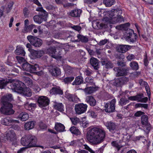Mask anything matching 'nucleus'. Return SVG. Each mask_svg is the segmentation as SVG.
Wrapping results in <instances>:
<instances>
[{"instance_id": "1", "label": "nucleus", "mask_w": 153, "mask_h": 153, "mask_svg": "<svg viewBox=\"0 0 153 153\" xmlns=\"http://www.w3.org/2000/svg\"><path fill=\"white\" fill-rule=\"evenodd\" d=\"M122 11L119 9H113L110 11H106L104 13L105 15L102 21L100 22L94 21L93 26L96 29H101L106 28L108 23H115L123 21V17L121 16Z\"/></svg>"}, {"instance_id": "2", "label": "nucleus", "mask_w": 153, "mask_h": 153, "mask_svg": "<svg viewBox=\"0 0 153 153\" xmlns=\"http://www.w3.org/2000/svg\"><path fill=\"white\" fill-rule=\"evenodd\" d=\"M105 135V132L103 128L94 127L89 131L87 139L93 144L97 145L103 141Z\"/></svg>"}, {"instance_id": "3", "label": "nucleus", "mask_w": 153, "mask_h": 153, "mask_svg": "<svg viewBox=\"0 0 153 153\" xmlns=\"http://www.w3.org/2000/svg\"><path fill=\"white\" fill-rule=\"evenodd\" d=\"M13 100L12 95L8 94L3 96L1 99V102L3 106L0 108L1 113L5 115L13 114L15 111L12 109L13 105L10 103Z\"/></svg>"}, {"instance_id": "4", "label": "nucleus", "mask_w": 153, "mask_h": 153, "mask_svg": "<svg viewBox=\"0 0 153 153\" xmlns=\"http://www.w3.org/2000/svg\"><path fill=\"white\" fill-rule=\"evenodd\" d=\"M36 137L30 134L26 135L22 137L21 140L22 145L27 148L37 147Z\"/></svg>"}, {"instance_id": "5", "label": "nucleus", "mask_w": 153, "mask_h": 153, "mask_svg": "<svg viewBox=\"0 0 153 153\" xmlns=\"http://www.w3.org/2000/svg\"><path fill=\"white\" fill-rule=\"evenodd\" d=\"M47 48L46 53L48 54L51 57L57 60H61L62 56H60L62 54V50L65 51V48Z\"/></svg>"}, {"instance_id": "6", "label": "nucleus", "mask_w": 153, "mask_h": 153, "mask_svg": "<svg viewBox=\"0 0 153 153\" xmlns=\"http://www.w3.org/2000/svg\"><path fill=\"white\" fill-rule=\"evenodd\" d=\"M25 85V84L21 81L18 80L12 81L11 79L10 86L12 90L19 93L22 91V89Z\"/></svg>"}, {"instance_id": "7", "label": "nucleus", "mask_w": 153, "mask_h": 153, "mask_svg": "<svg viewBox=\"0 0 153 153\" xmlns=\"http://www.w3.org/2000/svg\"><path fill=\"white\" fill-rule=\"evenodd\" d=\"M137 36L133 30L129 29L126 31L124 38L127 41L133 43L136 41Z\"/></svg>"}, {"instance_id": "8", "label": "nucleus", "mask_w": 153, "mask_h": 153, "mask_svg": "<svg viewBox=\"0 0 153 153\" xmlns=\"http://www.w3.org/2000/svg\"><path fill=\"white\" fill-rule=\"evenodd\" d=\"M22 67L24 70L30 72L38 71L39 69L38 65L37 64H35L34 65H31L27 62L22 64Z\"/></svg>"}, {"instance_id": "9", "label": "nucleus", "mask_w": 153, "mask_h": 153, "mask_svg": "<svg viewBox=\"0 0 153 153\" xmlns=\"http://www.w3.org/2000/svg\"><path fill=\"white\" fill-rule=\"evenodd\" d=\"M116 100L113 99L109 101L105 105V110L106 112L110 113L115 111Z\"/></svg>"}, {"instance_id": "10", "label": "nucleus", "mask_w": 153, "mask_h": 153, "mask_svg": "<svg viewBox=\"0 0 153 153\" xmlns=\"http://www.w3.org/2000/svg\"><path fill=\"white\" fill-rule=\"evenodd\" d=\"M27 39L30 44L35 47H39L42 44V42L41 39L32 36H28Z\"/></svg>"}, {"instance_id": "11", "label": "nucleus", "mask_w": 153, "mask_h": 153, "mask_svg": "<svg viewBox=\"0 0 153 153\" xmlns=\"http://www.w3.org/2000/svg\"><path fill=\"white\" fill-rule=\"evenodd\" d=\"M88 105L86 104L80 103L76 104L75 107V110L76 114H80L85 112Z\"/></svg>"}, {"instance_id": "12", "label": "nucleus", "mask_w": 153, "mask_h": 153, "mask_svg": "<svg viewBox=\"0 0 153 153\" xmlns=\"http://www.w3.org/2000/svg\"><path fill=\"white\" fill-rule=\"evenodd\" d=\"M50 102L49 98L45 96L39 97L37 100L39 106L41 107H46L49 104Z\"/></svg>"}, {"instance_id": "13", "label": "nucleus", "mask_w": 153, "mask_h": 153, "mask_svg": "<svg viewBox=\"0 0 153 153\" xmlns=\"http://www.w3.org/2000/svg\"><path fill=\"white\" fill-rule=\"evenodd\" d=\"M4 138L10 142H13L16 140V135L13 131L10 130L6 133Z\"/></svg>"}, {"instance_id": "14", "label": "nucleus", "mask_w": 153, "mask_h": 153, "mask_svg": "<svg viewBox=\"0 0 153 153\" xmlns=\"http://www.w3.org/2000/svg\"><path fill=\"white\" fill-rule=\"evenodd\" d=\"M105 126L107 129H108L110 132L114 134L117 131V126L115 123L111 121H107L105 123Z\"/></svg>"}, {"instance_id": "15", "label": "nucleus", "mask_w": 153, "mask_h": 153, "mask_svg": "<svg viewBox=\"0 0 153 153\" xmlns=\"http://www.w3.org/2000/svg\"><path fill=\"white\" fill-rule=\"evenodd\" d=\"M49 71L52 76H58L61 73L60 69L56 66H52L49 68Z\"/></svg>"}, {"instance_id": "16", "label": "nucleus", "mask_w": 153, "mask_h": 153, "mask_svg": "<svg viewBox=\"0 0 153 153\" xmlns=\"http://www.w3.org/2000/svg\"><path fill=\"white\" fill-rule=\"evenodd\" d=\"M65 97L68 101L74 103H77L79 100L77 96L68 93L65 94Z\"/></svg>"}, {"instance_id": "17", "label": "nucleus", "mask_w": 153, "mask_h": 153, "mask_svg": "<svg viewBox=\"0 0 153 153\" xmlns=\"http://www.w3.org/2000/svg\"><path fill=\"white\" fill-rule=\"evenodd\" d=\"M50 93L55 95H62L63 94V91L60 87L56 86L52 88L50 91Z\"/></svg>"}, {"instance_id": "18", "label": "nucleus", "mask_w": 153, "mask_h": 153, "mask_svg": "<svg viewBox=\"0 0 153 153\" xmlns=\"http://www.w3.org/2000/svg\"><path fill=\"white\" fill-rule=\"evenodd\" d=\"M90 63L95 70H98L99 68V61L96 58L92 57L90 59Z\"/></svg>"}, {"instance_id": "19", "label": "nucleus", "mask_w": 153, "mask_h": 153, "mask_svg": "<svg viewBox=\"0 0 153 153\" xmlns=\"http://www.w3.org/2000/svg\"><path fill=\"white\" fill-rule=\"evenodd\" d=\"M11 80V79H4L2 78H0V89L4 88L7 86V84L9 83L10 84Z\"/></svg>"}, {"instance_id": "20", "label": "nucleus", "mask_w": 153, "mask_h": 153, "mask_svg": "<svg viewBox=\"0 0 153 153\" xmlns=\"http://www.w3.org/2000/svg\"><path fill=\"white\" fill-rule=\"evenodd\" d=\"M22 91L20 92V93L28 97H30L32 95V93L31 90L29 88L23 87L22 89Z\"/></svg>"}, {"instance_id": "21", "label": "nucleus", "mask_w": 153, "mask_h": 153, "mask_svg": "<svg viewBox=\"0 0 153 153\" xmlns=\"http://www.w3.org/2000/svg\"><path fill=\"white\" fill-rule=\"evenodd\" d=\"M86 100L87 103L91 106H94L96 104V101L94 98L92 96L87 97Z\"/></svg>"}, {"instance_id": "22", "label": "nucleus", "mask_w": 153, "mask_h": 153, "mask_svg": "<svg viewBox=\"0 0 153 153\" xmlns=\"http://www.w3.org/2000/svg\"><path fill=\"white\" fill-rule=\"evenodd\" d=\"M83 78L82 76H78L76 77L74 81L73 82L72 84L73 85H79L83 83Z\"/></svg>"}, {"instance_id": "23", "label": "nucleus", "mask_w": 153, "mask_h": 153, "mask_svg": "<svg viewBox=\"0 0 153 153\" xmlns=\"http://www.w3.org/2000/svg\"><path fill=\"white\" fill-rule=\"evenodd\" d=\"M36 122L34 121H31L26 123L24 127L26 130H30L33 128Z\"/></svg>"}, {"instance_id": "24", "label": "nucleus", "mask_w": 153, "mask_h": 153, "mask_svg": "<svg viewBox=\"0 0 153 153\" xmlns=\"http://www.w3.org/2000/svg\"><path fill=\"white\" fill-rule=\"evenodd\" d=\"M29 115L27 113L22 112L19 115L18 118L22 121H25L29 118Z\"/></svg>"}, {"instance_id": "25", "label": "nucleus", "mask_w": 153, "mask_h": 153, "mask_svg": "<svg viewBox=\"0 0 153 153\" xmlns=\"http://www.w3.org/2000/svg\"><path fill=\"white\" fill-rule=\"evenodd\" d=\"M64 126L60 123H57L55 125L54 128L57 131L62 132L64 131L65 129Z\"/></svg>"}, {"instance_id": "26", "label": "nucleus", "mask_w": 153, "mask_h": 153, "mask_svg": "<svg viewBox=\"0 0 153 153\" xmlns=\"http://www.w3.org/2000/svg\"><path fill=\"white\" fill-rule=\"evenodd\" d=\"M101 64L107 69L112 68L113 67V64L111 61H108L105 60L101 61Z\"/></svg>"}, {"instance_id": "27", "label": "nucleus", "mask_w": 153, "mask_h": 153, "mask_svg": "<svg viewBox=\"0 0 153 153\" xmlns=\"http://www.w3.org/2000/svg\"><path fill=\"white\" fill-rule=\"evenodd\" d=\"M127 71V70L124 68H119L117 73V76H125L126 74Z\"/></svg>"}, {"instance_id": "28", "label": "nucleus", "mask_w": 153, "mask_h": 153, "mask_svg": "<svg viewBox=\"0 0 153 153\" xmlns=\"http://www.w3.org/2000/svg\"><path fill=\"white\" fill-rule=\"evenodd\" d=\"M82 11L80 9L73 10L70 13V15L72 16L77 17L79 16Z\"/></svg>"}, {"instance_id": "29", "label": "nucleus", "mask_w": 153, "mask_h": 153, "mask_svg": "<svg viewBox=\"0 0 153 153\" xmlns=\"http://www.w3.org/2000/svg\"><path fill=\"white\" fill-rule=\"evenodd\" d=\"M25 107L27 110L33 112L36 107V105L34 103H30L29 104H26Z\"/></svg>"}, {"instance_id": "30", "label": "nucleus", "mask_w": 153, "mask_h": 153, "mask_svg": "<svg viewBox=\"0 0 153 153\" xmlns=\"http://www.w3.org/2000/svg\"><path fill=\"white\" fill-rule=\"evenodd\" d=\"M1 124L6 126H9L11 123V118L7 117L1 120Z\"/></svg>"}, {"instance_id": "31", "label": "nucleus", "mask_w": 153, "mask_h": 153, "mask_svg": "<svg viewBox=\"0 0 153 153\" xmlns=\"http://www.w3.org/2000/svg\"><path fill=\"white\" fill-rule=\"evenodd\" d=\"M69 130L72 134L77 135H80L81 134V132L78 128L74 126L71 127L70 128Z\"/></svg>"}, {"instance_id": "32", "label": "nucleus", "mask_w": 153, "mask_h": 153, "mask_svg": "<svg viewBox=\"0 0 153 153\" xmlns=\"http://www.w3.org/2000/svg\"><path fill=\"white\" fill-rule=\"evenodd\" d=\"M35 28V25L32 24L26 27H24L23 29V31L25 33L30 32L32 30Z\"/></svg>"}, {"instance_id": "33", "label": "nucleus", "mask_w": 153, "mask_h": 153, "mask_svg": "<svg viewBox=\"0 0 153 153\" xmlns=\"http://www.w3.org/2000/svg\"><path fill=\"white\" fill-rule=\"evenodd\" d=\"M148 120V117L147 115L144 114L141 116V121L143 125H146L149 123Z\"/></svg>"}, {"instance_id": "34", "label": "nucleus", "mask_w": 153, "mask_h": 153, "mask_svg": "<svg viewBox=\"0 0 153 153\" xmlns=\"http://www.w3.org/2000/svg\"><path fill=\"white\" fill-rule=\"evenodd\" d=\"M77 37L79 41L82 42H86L88 41V39L86 36H83L81 34H78Z\"/></svg>"}, {"instance_id": "35", "label": "nucleus", "mask_w": 153, "mask_h": 153, "mask_svg": "<svg viewBox=\"0 0 153 153\" xmlns=\"http://www.w3.org/2000/svg\"><path fill=\"white\" fill-rule=\"evenodd\" d=\"M84 91L88 94H91L95 91V88L93 86L85 88L84 89Z\"/></svg>"}, {"instance_id": "36", "label": "nucleus", "mask_w": 153, "mask_h": 153, "mask_svg": "<svg viewBox=\"0 0 153 153\" xmlns=\"http://www.w3.org/2000/svg\"><path fill=\"white\" fill-rule=\"evenodd\" d=\"M43 18L42 16L40 15H36L33 17V20L36 23L41 24L42 22Z\"/></svg>"}, {"instance_id": "37", "label": "nucleus", "mask_w": 153, "mask_h": 153, "mask_svg": "<svg viewBox=\"0 0 153 153\" xmlns=\"http://www.w3.org/2000/svg\"><path fill=\"white\" fill-rule=\"evenodd\" d=\"M15 53L17 55L25 56V52L23 48H16L15 51Z\"/></svg>"}, {"instance_id": "38", "label": "nucleus", "mask_w": 153, "mask_h": 153, "mask_svg": "<svg viewBox=\"0 0 153 153\" xmlns=\"http://www.w3.org/2000/svg\"><path fill=\"white\" fill-rule=\"evenodd\" d=\"M74 77L73 76L67 77L64 78L63 80V82L65 84L70 83L74 79Z\"/></svg>"}, {"instance_id": "39", "label": "nucleus", "mask_w": 153, "mask_h": 153, "mask_svg": "<svg viewBox=\"0 0 153 153\" xmlns=\"http://www.w3.org/2000/svg\"><path fill=\"white\" fill-rule=\"evenodd\" d=\"M130 66L133 70L137 71L139 68V65L137 62H132L130 63Z\"/></svg>"}, {"instance_id": "40", "label": "nucleus", "mask_w": 153, "mask_h": 153, "mask_svg": "<svg viewBox=\"0 0 153 153\" xmlns=\"http://www.w3.org/2000/svg\"><path fill=\"white\" fill-rule=\"evenodd\" d=\"M78 143H79V146H82V147L85 149L88 150L91 153H95L94 151H93L86 144H83L79 142H78Z\"/></svg>"}, {"instance_id": "41", "label": "nucleus", "mask_w": 153, "mask_h": 153, "mask_svg": "<svg viewBox=\"0 0 153 153\" xmlns=\"http://www.w3.org/2000/svg\"><path fill=\"white\" fill-rule=\"evenodd\" d=\"M123 80V77L117 78L115 79L114 84L117 87H120L122 84Z\"/></svg>"}, {"instance_id": "42", "label": "nucleus", "mask_w": 153, "mask_h": 153, "mask_svg": "<svg viewBox=\"0 0 153 153\" xmlns=\"http://www.w3.org/2000/svg\"><path fill=\"white\" fill-rule=\"evenodd\" d=\"M24 81L26 84L30 87L32 86L33 84L32 80L29 77H24Z\"/></svg>"}, {"instance_id": "43", "label": "nucleus", "mask_w": 153, "mask_h": 153, "mask_svg": "<svg viewBox=\"0 0 153 153\" xmlns=\"http://www.w3.org/2000/svg\"><path fill=\"white\" fill-rule=\"evenodd\" d=\"M55 108L58 111H64V105L62 103H56L54 105Z\"/></svg>"}, {"instance_id": "44", "label": "nucleus", "mask_w": 153, "mask_h": 153, "mask_svg": "<svg viewBox=\"0 0 153 153\" xmlns=\"http://www.w3.org/2000/svg\"><path fill=\"white\" fill-rule=\"evenodd\" d=\"M129 102V101L125 98H122L120 99L119 102V104L121 106L126 105Z\"/></svg>"}, {"instance_id": "45", "label": "nucleus", "mask_w": 153, "mask_h": 153, "mask_svg": "<svg viewBox=\"0 0 153 153\" xmlns=\"http://www.w3.org/2000/svg\"><path fill=\"white\" fill-rule=\"evenodd\" d=\"M140 94H137L135 96H131L128 97V100H130L131 101H137L138 102L139 97L140 96Z\"/></svg>"}, {"instance_id": "46", "label": "nucleus", "mask_w": 153, "mask_h": 153, "mask_svg": "<svg viewBox=\"0 0 153 153\" xmlns=\"http://www.w3.org/2000/svg\"><path fill=\"white\" fill-rule=\"evenodd\" d=\"M103 3L107 7H110L115 3L114 0H104Z\"/></svg>"}, {"instance_id": "47", "label": "nucleus", "mask_w": 153, "mask_h": 153, "mask_svg": "<svg viewBox=\"0 0 153 153\" xmlns=\"http://www.w3.org/2000/svg\"><path fill=\"white\" fill-rule=\"evenodd\" d=\"M140 96L139 97L138 102H141L146 103L148 101V98L147 97L142 98L143 97V95L142 94H140Z\"/></svg>"}, {"instance_id": "48", "label": "nucleus", "mask_w": 153, "mask_h": 153, "mask_svg": "<svg viewBox=\"0 0 153 153\" xmlns=\"http://www.w3.org/2000/svg\"><path fill=\"white\" fill-rule=\"evenodd\" d=\"M14 60V58L13 57L10 56H9L8 57L7 64L10 66H12L13 64V62Z\"/></svg>"}, {"instance_id": "49", "label": "nucleus", "mask_w": 153, "mask_h": 153, "mask_svg": "<svg viewBox=\"0 0 153 153\" xmlns=\"http://www.w3.org/2000/svg\"><path fill=\"white\" fill-rule=\"evenodd\" d=\"M16 57L19 63L20 64H23L26 62V61L25 59L22 57L17 56Z\"/></svg>"}, {"instance_id": "50", "label": "nucleus", "mask_w": 153, "mask_h": 153, "mask_svg": "<svg viewBox=\"0 0 153 153\" xmlns=\"http://www.w3.org/2000/svg\"><path fill=\"white\" fill-rule=\"evenodd\" d=\"M146 83V85H145V87L146 93L147 94L148 96L149 97V98H150V96L151 94L150 90L148 84L147 82Z\"/></svg>"}, {"instance_id": "51", "label": "nucleus", "mask_w": 153, "mask_h": 153, "mask_svg": "<svg viewBox=\"0 0 153 153\" xmlns=\"http://www.w3.org/2000/svg\"><path fill=\"white\" fill-rule=\"evenodd\" d=\"M28 51L30 52L32 56L34 58H36V53L37 51L35 50L33 48H28Z\"/></svg>"}, {"instance_id": "52", "label": "nucleus", "mask_w": 153, "mask_h": 153, "mask_svg": "<svg viewBox=\"0 0 153 153\" xmlns=\"http://www.w3.org/2000/svg\"><path fill=\"white\" fill-rule=\"evenodd\" d=\"M39 125L40 128L42 130H46L47 128V125L42 122H40Z\"/></svg>"}, {"instance_id": "53", "label": "nucleus", "mask_w": 153, "mask_h": 153, "mask_svg": "<svg viewBox=\"0 0 153 153\" xmlns=\"http://www.w3.org/2000/svg\"><path fill=\"white\" fill-rule=\"evenodd\" d=\"M30 88L33 89V91L36 93L39 92L40 90V88L37 85L33 84V86L31 87Z\"/></svg>"}, {"instance_id": "54", "label": "nucleus", "mask_w": 153, "mask_h": 153, "mask_svg": "<svg viewBox=\"0 0 153 153\" xmlns=\"http://www.w3.org/2000/svg\"><path fill=\"white\" fill-rule=\"evenodd\" d=\"M92 70L88 68L85 69L84 71V74L86 76H90L92 74Z\"/></svg>"}, {"instance_id": "55", "label": "nucleus", "mask_w": 153, "mask_h": 153, "mask_svg": "<svg viewBox=\"0 0 153 153\" xmlns=\"http://www.w3.org/2000/svg\"><path fill=\"white\" fill-rule=\"evenodd\" d=\"M45 53L44 51L43 50L37 51L36 53V58H40Z\"/></svg>"}, {"instance_id": "56", "label": "nucleus", "mask_w": 153, "mask_h": 153, "mask_svg": "<svg viewBox=\"0 0 153 153\" xmlns=\"http://www.w3.org/2000/svg\"><path fill=\"white\" fill-rule=\"evenodd\" d=\"M71 120L72 124L74 125H76L79 122V119L76 117L74 118H71Z\"/></svg>"}, {"instance_id": "57", "label": "nucleus", "mask_w": 153, "mask_h": 153, "mask_svg": "<svg viewBox=\"0 0 153 153\" xmlns=\"http://www.w3.org/2000/svg\"><path fill=\"white\" fill-rule=\"evenodd\" d=\"M144 112L141 111H138L135 112L134 114V116L135 117H140L141 116L144 115Z\"/></svg>"}, {"instance_id": "58", "label": "nucleus", "mask_w": 153, "mask_h": 153, "mask_svg": "<svg viewBox=\"0 0 153 153\" xmlns=\"http://www.w3.org/2000/svg\"><path fill=\"white\" fill-rule=\"evenodd\" d=\"M88 113L92 118H95L97 117V114L94 111L90 110L88 111Z\"/></svg>"}, {"instance_id": "59", "label": "nucleus", "mask_w": 153, "mask_h": 153, "mask_svg": "<svg viewBox=\"0 0 153 153\" xmlns=\"http://www.w3.org/2000/svg\"><path fill=\"white\" fill-rule=\"evenodd\" d=\"M118 52L122 53H124L129 50L130 48H116Z\"/></svg>"}, {"instance_id": "60", "label": "nucleus", "mask_w": 153, "mask_h": 153, "mask_svg": "<svg viewBox=\"0 0 153 153\" xmlns=\"http://www.w3.org/2000/svg\"><path fill=\"white\" fill-rule=\"evenodd\" d=\"M144 64V65L147 67L148 65L149 62L148 59V57L146 54L144 56V58L143 60Z\"/></svg>"}, {"instance_id": "61", "label": "nucleus", "mask_w": 153, "mask_h": 153, "mask_svg": "<svg viewBox=\"0 0 153 153\" xmlns=\"http://www.w3.org/2000/svg\"><path fill=\"white\" fill-rule=\"evenodd\" d=\"M47 10L51 11L55 9V7L51 4H48L46 6Z\"/></svg>"}, {"instance_id": "62", "label": "nucleus", "mask_w": 153, "mask_h": 153, "mask_svg": "<svg viewBox=\"0 0 153 153\" xmlns=\"http://www.w3.org/2000/svg\"><path fill=\"white\" fill-rule=\"evenodd\" d=\"M146 128V132H149L151 130V125L150 123H148V124L146 125H143Z\"/></svg>"}, {"instance_id": "63", "label": "nucleus", "mask_w": 153, "mask_h": 153, "mask_svg": "<svg viewBox=\"0 0 153 153\" xmlns=\"http://www.w3.org/2000/svg\"><path fill=\"white\" fill-rule=\"evenodd\" d=\"M117 63L118 65L122 67H124L126 65V63L123 61V60L118 61Z\"/></svg>"}, {"instance_id": "64", "label": "nucleus", "mask_w": 153, "mask_h": 153, "mask_svg": "<svg viewBox=\"0 0 153 153\" xmlns=\"http://www.w3.org/2000/svg\"><path fill=\"white\" fill-rule=\"evenodd\" d=\"M27 148V147H26L22 148L18 151L17 153H23L24 151H25Z\"/></svg>"}]
</instances>
